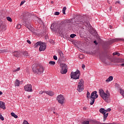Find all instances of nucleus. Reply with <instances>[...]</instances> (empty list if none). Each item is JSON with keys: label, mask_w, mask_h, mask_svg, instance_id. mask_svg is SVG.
<instances>
[{"label": "nucleus", "mask_w": 124, "mask_h": 124, "mask_svg": "<svg viewBox=\"0 0 124 124\" xmlns=\"http://www.w3.org/2000/svg\"><path fill=\"white\" fill-rule=\"evenodd\" d=\"M99 93L100 96L104 99L106 102H108L109 98H110V93L108 91H107L106 93L104 92L102 89L99 90Z\"/></svg>", "instance_id": "1"}, {"label": "nucleus", "mask_w": 124, "mask_h": 124, "mask_svg": "<svg viewBox=\"0 0 124 124\" xmlns=\"http://www.w3.org/2000/svg\"><path fill=\"white\" fill-rule=\"evenodd\" d=\"M32 70L36 74H41V73H43V71H44V68L42 65L39 64H35L32 65Z\"/></svg>", "instance_id": "2"}, {"label": "nucleus", "mask_w": 124, "mask_h": 124, "mask_svg": "<svg viewBox=\"0 0 124 124\" xmlns=\"http://www.w3.org/2000/svg\"><path fill=\"white\" fill-rule=\"evenodd\" d=\"M98 97V95L97 94V92L93 91L92 93L91 96H90V105H93V103H94V101H95V99Z\"/></svg>", "instance_id": "3"}, {"label": "nucleus", "mask_w": 124, "mask_h": 124, "mask_svg": "<svg viewBox=\"0 0 124 124\" xmlns=\"http://www.w3.org/2000/svg\"><path fill=\"white\" fill-rule=\"evenodd\" d=\"M77 91H78L79 93H81L84 91V80L82 79L79 80L78 85Z\"/></svg>", "instance_id": "4"}, {"label": "nucleus", "mask_w": 124, "mask_h": 124, "mask_svg": "<svg viewBox=\"0 0 124 124\" xmlns=\"http://www.w3.org/2000/svg\"><path fill=\"white\" fill-rule=\"evenodd\" d=\"M61 73L62 74H66L67 72V65L65 63L60 64Z\"/></svg>", "instance_id": "5"}, {"label": "nucleus", "mask_w": 124, "mask_h": 124, "mask_svg": "<svg viewBox=\"0 0 124 124\" xmlns=\"http://www.w3.org/2000/svg\"><path fill=\"white\" fill-rule=\"evenodd\" d=\"M80 78V71L77 70L75 72H72L71 74V78L77 80Z\"/></svg>", "instance_id": "6"}, {"label": "nucleus", "mask_w": 124, "mask_h": 124, "mask_svg": "<svg viewBox=\"0 0 124 124\" xmlns=\"http://www.w3.org/2000/svg\"><path fill=\"white\" fill-rule=\"evenodd\" d=\"M50 29H52V31H60L61 30V25L52 24Z\"/></svg>", "instance_id": "7"}, {"label": "nucleus", "mask_w": 124, "mask_h": 124, "mask_svg": "<svg viewBox=\"0 0 124 124\" xmlns=\"http://www.w3.org/2000/svg\"><path fill=\"white\" fill-rule=\"evenodd\" d=\"M99 112L103 115H104V121H106V119H107V117H108V115L109 113L106 112V110L105 108H101L99 109Z\"/></svg>", "instance_id": "8"}, {"label": "nucleus", "mask_w": 124, "mask_h": 124, "mask_svg": "<svg viewBox=\"0 0 124 124\" xmlns=\"http://www.w3.org/2000/svg\"><path fill=\"white\" fill-rule=\"evenodd\" d=\"M57 100H58L59 103L62 104L64 102V97L62 95H59L57 97Z\"/></svg>", "instance_id": "9"}, {"label": "nucleus", "mask_w": 124, "mask_h": 124, "mask_svg": "<svg viewBox=\"0 0 124 124\" xmlns=\"http://www.w3.org/2000/svg\"><path fill=\"white\" fill-rule=\"evenodd\" d=\"M24 90L25 92H29L31 93L32 92V87L31 84H27L24 86Z\"/></svg>", "instance_id": "10"}, {"label": "nucleus", "mask_w": 124, "mask_h": 124, "mask_svg": "<svg viewBox=\"0 0 124 124\" xmlns=\"http://www.w3.org/2000/svg\"><path fill=\"white\" fill-rule=\"evenodd\" d=\"M39 50L40 52L45 51V50H46V43L42 42L39 48Z\"/></svg>", "instance_id": "11"}, {"label": "nucleus", "mask_w": 124, "mask_h": 124, "mask_svg": "<svg viewBox=\"0 0 124 124\" xmlns=\"http://www.w3.org/2000/svg\"><path fill=\"white\" fill-rule=\"evenodd\" d=\"M0 108L3 109V110H5L6 108L5 107V103L2 101H0Z\"/></svg>", "instance_id": "12"}, {"label": "nucleus", "mask_w": 124, "mask_h": 124, "mask_svg": "<svg viewBox=\"0 0 124 124\" xmlns=\"http://www.w3.org/2000/svg\"><path fill=\"white\" fill-rule=\"evenodd\" d=\"M118 41H124V39L122 38H116L111 40V42H118Z\"/></svg>", "instance_id": "13"}, {"label": "nucleus", "mask_w": 124, "mask_h": 124, "mask_svg": "<svg viewBox=\"0 0 124 124\" xmlns=\"http://www.w3.org/2000/svg\"><path fill=\"white\" fill-rule=\"evenodd\" d=\"M46 93L49 96H53L55 94V93L52 91H46Z\"/></svg>", "instance_id": "14"}, {"label": "nucleus", "mask_w": 124, "mask_h": 124, "mask_svg": "<svg viewBox=\"0 0 124 124\" xmlns=\"http://www.w3.org/2000/svg\"><path fill=\"white\" fill-rule=\"evenodd\" d=\"M28 30H29V31H31V32H32L33 33H35V31H36V30H35L33 27L31 26H29L28 27Z\"/></svg>", "instance_id": "15"}, {"label": "nucleus", "mask_w": 124, "mask_h": 124, "mask_svg": "<svg viewBox=\"0 0 124 124\" xmlns=\"http://www.w3.org/2000/svg\"><path fill=\"white\" fill-rule=\"evenodd\" d=\"M42 43V42H37L34 45V48H37V47H38V46H40H40H41Z\"/></svg>", "instance_id": "16"}, {"label": "nucleus", "mask_w": 124, "mask_h": 124, "mask_svg": "<svg viewBox=\"0 0 124 124\" xmlns=\"http://www.w3.org/2000/svg\"><path fill=\"white\" fill-rule=\"evenodd\" d=\"M13 56L15 57H18L19 56H20V52L18 51H14L13 53Z\"/></svg>", "instance_id": "17"}, {"label": "nucleus", "mask_w": 124, "mask_h": 124, "mask_svg": "<svg viewBox=\"0 0 124 124\" xmlns=\"http://www.w3.org/2000/svg\"><path fill=\"white\" fill-rule=\"evenodd\" d=\"M113 80V76H109L108 78L106 80V82H111Z\"/></svg>", "instance_id": "18"}, {"label": "nucleus", "mask_w": 124, "mask_h": 124, "mask_svg": "<svg viewBox=\"0 0 124 124\" xmlns=\"http://www.w3.org/2000/svg\"><path fill=\"white\" fill-rule=\"evenodd\" d=\"M9 50L8 49H0V54H1L2 53H7V52H9Z\"/></svg>", "instance_id": "19"}, {"label": "nucleus", "mask_w": 124, "mask_h": 124, "mask_svg": "<svg viewBox=\"0 0 124 124\" xmlns=\"http://www.w3.org/2000/svg\"><path fill=\"white\" fill-rule=\"evenodd\" d=\"M15 86L16 87H19V86H20V81L19 80H16V81L15 82Z\"/></svg>", "instance_id": "20"}, {"label": "nucleus", "mask_w": 124, "mask_h": 124, "mask_svg": "<svg viewBox=\"0 0 124 124\" xmlns=\"http://www.w3.org/2000/svg\"><path fill=\"white\" fill-rule=\"evenodd\" d=\"M11 115L12 117H14L15 119H17L18 118V116L16 115L14 112H11Z\"/></svg>", "instance_id": "21"}, {"label": "nucleus", "mask_w": 124, "mask_h": 124, "mask_svg": "<svg viewBox=\"0 0 124 124\" xmlns=\"http://www.w3.org/2000/svg\"><path fill=\"white\" fill-rule=\"evenodd\" d=\"M59 54L60 57H61V58H63V57H64V55L63 54V53H62V51H60L59 52Z\"/></svg>", "instance_id": "22"}, {"label": "nucleus", "mask_w": 124, "mask_h": 124, "mask_svg": "<svg viewBox=\"0 0 124 124\" xmlns=\"http://www.w3.org/2000/svg\"><path fill=\"white\" fill-rule=\"evenodd\" d=\"M23 55L24 57H28L29 56V53H28V51H24Z\"/></svg>", "instance_id": "23"}, {"label": "nucleus", "mask_w": 124, "mask_h": 124, "mask_svg": "<svg viewBox=\"0 0 124 124\" xmlns=\"http://www.w3.org/2000/svg\"><path fill=\"white\" fill-rule=\"evenodd\" d=\"M49 64H50V65H55V64H56V62H54V61H50L48 62Z\"/></svg>", "instance_id": "24"}, {"label": "nucleus", "mask_w": 124, "mask_h": 124, "mask_svg": "<svg viewBox=\"0 0 124 124\" xmlns=\"http://www.w3.org/2000/svg\"><path fill=\"white\" fill-rule=\"evenodd\" d=\"M31 24L30 23H27V22H26L25 23V27H26V28H27V29H29V27H31Z\"/></svg>", "instance_id": "25"}, {"label": "nucleus", "mask_w": 124, "mask_h": 124, "mask_svg": "<svg viewBox=\"0 0 124 124\" xmlns=\"http://www.w3.org/2000/svg\"><path fill=\"white\" fill-rule=\"evenodd\" d=\"M65 10H66V7H63L62 9V13L65 15Z\"/></svg>", "instance_id": "26"}, {"label": "nucleus", "mask_w": 124, "mask_h": 124, "mask_svg": "<svg viewBox=\"0 0 124 124\" xmlns=\"http://www.w3.org/2000/svg\"><path fill=\"white\" fill-rule=\"evenodd\" d=\"M91 95V93L89 91L87 92V94H86V97L87 98L89 99L90 98V96Z\"/></svg>", "instance_id": "27"}, {"label": "nucleus", "mask_w": 124, "mask_h": 124, "mask_svg": "<svg viewBox=\"0 0 124 124\" xmlns=\"http://www.w3.org/2000/svg\"><path fill=\"white\" fill-rule=\"evenodd\" d=\"M20 68L18 67L17 69L13 70V72H17V71H20Z\"/></svg>", "instance_id": "28"}, {"label": "nucleus", "mask_w": 124, "mask_h": 124, "mask_svg": "<svg viewBox=\"0 0 124 124\" xmlns=\"http://www.w3.org/2000/svg\"><path fill=\"white\" fill-rule=\"evenodd\" d=\"M7 20L9 21V22H12V19L9 16L7 17Z\"/></svg>", "instance_id": "29"}, {"label": "nucleus", "mask_w": 124, "mask_h": 124, "mask_svg": "<svg viewBox=\"0 0 124 124\" xmlns=\"http://www.w3.org/2000/svg\"><path fill=\"white\" fill-rule=\"evenodd\" d=\"M0 119L1 121H4V118L2 116L1 113H0Z\"/></svg>", "instance_id": "30"}, {"label": "nucleus", "mask_w": 124, "mask_h": 124, "mask_svg": "<svg viewBox=\"0 0 124 124\" xmlns=\"http://www.w3.org/2000/svg\"><path fill=\"white\" fill-rule=\"evenodd\" d=\"M21 27H22V26L21 25V24H18L16 26V29H18V30H20V29H21Z\"/></svg>", "instance_id": "31"}, {"label": "nucleus", "mask_w": 124, "mask_h": 124, "mask_svg": "<svg viewBox=\"0 0 124 124\" xmlns=\"http://www.w3.org/2000/svg\"><path fill=\"white\" fill-rule=\"evenodd\" d=\"M76 34H71L70 35V38H74V37H76Z\"/></svg>", "instance_id": "32"}, {"label": "nucleus", "mask_w": 124, "mask_h": 124, "mask_svg": "<svg viewBox=\"0 0 124 124\" xmlns=\"http://www.w3.org/2000/svg\"><path fill=\"white\" fill-rule=\"evenodd\" d=\"M113 56L117 55V56H118V57H119L120 54L119 53H118V52H114V53H113Z\"/></svg>", "instance_id": "33"}, {"label": "nucleus", "mask_w": 124, "mask_h": 124, "mask_svg": "<svg viewBox=\"0 0 124 124\" xmlns=\"http://www.w3.org/2000/svg\"><path fill=\"white\" fill-rule=\"evenodd\" d=\"M90 121H83L82 124H89Z\"/></svg>", "instance_id": "34"}, {"label": "nucleus", "mask_w": 124, "mask_h": 124, "mask_svg": "<svg viewBox=\"0 0 124 124\" xmlns=\"http://www.w3.org/2000/svg\"><path fill=\"white\" fill-rule=\"evenodd\" d=\"M2 29L3 31H5V30H6V26L5 25H3L2 27Z\"/></svg>", "instance_id": "35"}, {"label": "nucleus", "mask_w": 124, "mask_h": 124, "mask_svg": "<svg viewBox=\"0 0 124 124\" xmlns=\"http://www.w3.org/2000/svg\"><path fill=\"white\" fill-rule=\"evenodd\" d=\"M53 59H54V60H55V61H57V60H58V57H57V56L54 55L53 56Z\"/></svg>", "instance_id": "36"}, {"label": "nucleus", "mask_w": 124, "mask_h": 124, "mask_svg": "<svg viewBox=\"0 0 124 124\" xmlns=\"http://www.w3.org/2000/svg\"><path fill=\"white\" fill-rule=\"evenodd\" d=\"M25 2H26V1H22L20 3V5H23V4H24V3H25Z\"/></svg>", "instance_id": "37"}, {"label": "nucleus", "mask_w": 124, "mask_h": 124, "mask_svg": "<svg viewBox=\"0 0 124 124\" xmlns=\"http://www.w3.org/2000/svg\"><path fill=\"white\" fill-rule=\"evenodd\" d=\"M106 113H107V112H110V111H111V108H108L107 109H106Z\"/></svg>", "instance_id": "38"}, {"label": "nucleus", "mask_w": 124, "mask_h": 124, "mask_svg": "<svg viewBox=\"0 0 124 124\" xmlns=\"http://www.w3.org/2000/svg\"><path fill=\"white\" fill-rule=\"evenodd\" d=\"M55 15H57V16L60 15V12H56L55 13Z\"/></svg>", "instance_id": "39"}, {"label": "nucleus", "mask_w": 124, "mask_h": 124, "mask_svg": "<svg viewBox=\"0 0 124 124\" xmlns=\"http://www.w3.org/2000/svg\"><path fill=\"white\" fill-rule=\"evenodd\" d=\"M27 43H28L29 44H31V41L27 40Z\"/></svg>", "instance_id": "40"}, {"label": "nucleus", "mask_w": 124, "mask_h": 124, "mask_svg": "<svg viewBox=\"0 0 124 124\" xmlns=\"http://www.w3.org/2000/svg\"><path fill=\"white\" fill-rule=\"evenodd\" d=\"M85 67H86V66L85 65V64H82V68L83 69H84Z\"/></svg>", "instance_id": "41"}, {"label": "nucleus", "mask_w": 124, "mask_h": 124, "mask_svg": "<svg viewBox=\"0 0 124 124\" xmlns=\"http://www.w3.org/2000/svg\"><path fill=\"white\" fill-rule=\"evenodd\" d=\"M115 3H118L119 4H121V2H120V1H116Z\"/></svg>", "instance_id": "42"}, {"label": "nucleus", "mask_w": 124, "mask_h": 124, "mask_svg": "<svg viewBox=\"0 0 124 124\" xmlns=\"http://www.w3.org/2000/svg\"><path fill=\"white\" fill-rule=\"evenodd\" d=\"M39 94H43V92L42 91H41L39 93Z\"/></svg>", "instance_id": "43"}, {"label": "nucleus", "mask_w": 124, "mask_h": 124, "mask_svg": "<svg viewBox=\"0 0 124 124\" xmlns=\"http://www.w3.org/2000/svg\"><path fill=\"white\" fill-rule=\"evenodd\" d=\"M2 25V22L0 21V29L1 28V25Z\"/></svg>", "instance_id": "44"}, {"label": "nucleus", "mask_w": 124, "mask_h": 124, "mask_svg": "<svg viewBox=\"0 0 124 124\" xmlns=\"http://www.w3.org/2000/svg\"><path fill=\"white\" fill-rule=\"evenodd\" d=\"M93 42L96 45H97V42H96V41H94Z\"/></svg>", "instance_id": "45"}, {"label": "nucleus", "mask_w": 124, "mask_h": 124, "mask_svg": "<svg viewBox=\"0 0 124 124\" xmlns=\"http://www.w3.org/2000/svg\"><path fill=\"white\" fill-rule=\"evenodd\" d=\"M109 11H112V6L109 7Z\"/></svg>", "instance_id": "46"}, {"label": "nucleus", "mask_w": 124, "mask_h": 124, "mask_svg": "<svg viewBox=\"0 0 124 124\" xmlns=\"http://www.w3.org/2000/svg\"><path fill=\"white\" fill-rule=\"evenodd\" d=\"M2 92H1V91H0V95H2Z\"/></svg>", "instance_id": "47"}, {"label": "nucleus", "mask_w": 124, "mask_h": 124, "mask_svg": "<svg viewBox=\"0 0 124 124\" xmlns=\"http://www.w3.org/2000/svg\"><path fill=\"white\" fill-rule=\"evenodd\" d=\"M43 93H47V91H43Z\"/></svg>", "instance_id": "48"}, {"label": "nucleus", "mask_w": 124, "mask_h": 124, "mask_svg": "<svg viewBox=\"0 0 124 124\" xmlns=\"http://www.w3.org/2000/svg\"><path fill=\"white\" fill-rule=\"evenodd\" d=\"M50 42L53 43L54 42V41L52 40H50Z\"/></svg>", "instance_id": "49"}, {"label": "nucleus", "mask_w": 124, "mask_h": 124, "mask_svg": "<svg viewBox=\"0 0 124 124\" xmlns=\"http://www.w3.org/2000/svg\"><path fill=\"white\" fill-rule=\"evenodd\" d=\"M28 99L31 98V95H28Z\"/></svg>", "instance_id": "50"}, {"label": "nucleus", "mask_w": 124, "mask_h": 124, "mask_svg": "<svg viewBox=\"0 0 124 124\" xmlns=\"http://www.w3.org/2000/svg\"><path fill=\"white\" fill-rule=\"evenodd\" d=\"M51 3L52 4H53V3H54V1H51Z\"/></svg>", "instance_id": "51"}, {"label": "nucleus", "mask_w": 124, "mask_h": 124, "mask_svg": "<svg viewBox=\"0 0 124 124\" xmlns=\"http://www.w3.org/2000/svg\"><path fill=\"white\" fill-rule=\"evenodd\" d=\"M121 65H122V66H124V63L121 64Z\"/></svg>", "instance_id": "52"}, {"label": "nucleus", "mask_w": 124, "mask_h": 124, "mask_svg": "<svg viewBox=\"0 0 124 124\" xmlns=\"http://www.w3.org/2000/svg\"><path fill=\"white\" fill-rule=\"evenodd\" d=\"M26 16H29V13H27Z\"/></svg>", "instance_id": "53"}, {"label": "nucleus", "mask_w": 124, "mask_h": 124, "mask_svg": "<svg viewBox=\"0 0 124 124\" xmlns=\"http://www.w3.org/2000/svg\"><path fill=\"white\" fill-rule=\"evenodd\" d=\"M56 113H57V112H55V111L53 112V113H54V114H56Z\"/></svg>", "instance_id": "54"}, {"label": "nucleus", "mask_w": 124, "mask_h": 124, "mask_svg": "<svg viewBox=\"0 0 124 124\" xmlns=\"http://www.w3.org/2000/svg\"><path fill=\"white\" fill-rule=\"evenodd\" d=\"M55 115H58V113L56 112V113H55Z\"/></svg>", "instance_id": "55"}, {"label": "nucleus", "mask_w": 124, "mask_h": 124, "mask_svg": "<svg viewBox=\"0 0 124 124\" xmlns=\"http://www.w3.org/2000/svg\"><path fill=\"white\" fill-rule=\"evenodd\" d=\"M85 110H86V108H84Z\"/></svg>", "instance_id": "56"}, {"label": "nucleus", "mask_w": 124, "mask_h": 124, "mask_svg": "<svg viewBox=\"0 0 124 124\" xmlns=\"http://www.w3.org/2000/svg\"><path fill=\"white\" fill-rule=\"evenodd\" d=\"M110 28H112V27H110Z\"/></svg>", "instance_id": "57"}]
</instances>
